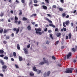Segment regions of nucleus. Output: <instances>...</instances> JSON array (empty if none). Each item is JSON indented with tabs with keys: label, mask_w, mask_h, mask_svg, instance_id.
<instances>
[{
	"label": "nucleus",
	"mask_w": 77,
	"mask_h": 77,
	"mask_svg": "<svg viewBox=\"0 0 77 77\" xmlns=\"http://www.w3.org/2000/svg\"><path fill=\"white\" fill-rule=\"evenodd\" d=\"M64 47H65V46H62L61 47V49H63V48H64Z\"/></svg>",
	"instance_id": "338daca9"
},
{
	"label": "nucleus",
	"mask_w": 77,
	"mask_h": 77,
	"mask_svg": "<svg viewBox=\"0 0 77 77\" xmlns=\"http://www.w3.org/2000/svg\"><path fill=\"white\" fill-rule=\"evenodd\" d=\"M62 15L63 17H65V16H66V14L65 13H63V14H62Z\"/></svg>",
	"instance_id": "a19ab883"
},
{
	"label": "nucleus",
	"mask_w": 77,
	"mask_h": 77,
	"mask_svg": "<svg viewBox=\"0 0 77 77\" xmlns=\"http://www.w3.org/2000/svg\"><path fill=\"white\" fill-rule=\"evenodd\" d=\"M34 3H38V1L34 0Z\"/></svg>",
	"instance_id": "a18cd8bd"
},
{
	"label": "nucleus",
	"mask_w": 77,
	"mask_h": 77,
	"mask_svg": "<svg viewBox=\"0 0 77 77\" xmlns=\"http://www.w3.org/2000/svg\"><path fill=\"white\" fill-rule=\"evenodd\" d=\"M47 28H45V29L44 30V31H45V32H47Z\"/></svg>",
	"instance_id": "13d9d810"
},
{
	"label": "nucleus",
	"mask_w": 77,
	"mask_h": 77,
	"mask_svg": "<svg viewBox=\"0 0 77 77\" xmlns=\"http://www.w3.org/2000/svg\"><path fill=\"white\" fill-rule=\"evenodd\" d=\"M4 56V55L3 54H1L0 55V57H3Z\"/></svg>",
	"instance_id": "864d4df0"
},
{
	"label": "nucleus",
	"mask_w": 77,
	"mask_h": 77,
	"mask_svg": "<svg viewBox=\"0 0 77 77\" xmlns=\"http://www.w3.org/2000/svg\"><path fill=\"white\" fill-rule=\"evenodd\" d=\"M53 8H56L57 7L56 5H53Z\"/></svg>",
	"instance_id": "bf43d9fd"
},
{
	"label": "nucleus",
	"mask_w": 77,
	"mask_h": 77,
	"mask_svg": "<svg viewBox=\"0 0 77 77\" xmlns=\"http://www.w3.org/2000/svg\"><path fill=\"white\" fill-rule=\"evenodd\" d=\"M45 2H46V3H49L50 2V0H45Z\"/></svg>",
	"instance_id": "473e14b6"
},
{
	"label": "nucleus",
	"mask_w": 77,
	"mask_h": 77,
	"mask_svg": "<svg viewBox=\"0 0 77 77\" xmlns=\"http://www.w3.org/2000/svg\"><path fill=\"white\" fill-rule=\"evenodd\" d=\"M72 54H71V52H69L68 53V54L67 56V59H68L70 57H71V56Z\"/></svg>",
	"instance_id": "39448f33"
},
{
	"label": "nucleus",
	"mask_w": 77,
	"mask_h": 77,
	"mask_svg": "<svg viewBox=\"0 0 77 77\" xmlns=\"http://www.w3.org/2000/svg\"><path fill=\"white\" fill-rule=\"evenodd\" d=\"M44 19L45 20H46V21H48V22H49V23H52L51 21L49 19H48V18L47 17H45Z\"/></svg>",
	"instance_id": "20e7f679"
},
{
	"label": "nucleus",
	"mask_w": 77,
	"mask_h": 77,
	"mask_svg": "<svg viewBox=\"0 0 77 77\" xmlns=\"http://www.w3.org/2000/svg\"><path fill=\"white\" fill-rule=\"evenodd\" d=\"M63 29L64 31H66V28H65L63 27Z\"/></svg>",
	"instance_id": "09e8293b"
},
{
	"label": "nucleus",
	"mask_w": 77,
	"mask_h": 77,
	"mask_svg": "<svg viewBox=\"0 0 77 77\" xmlns=\"http://www.w3.org/2000/svg\"><path fill=\"white\" fill-rule=\"evenodd\" d=\"M71 24L72 27L73 26H74V23H71Z\"/></svg>",
	"instance_id": "0e129e2a"
},
{
	"label": "nucleus",
	"mask_w": 77,
	"mask_h": 77,
	"mask_svg": "<svg viewBox=\"0 0 77 77\" xmlns=\"http://www.w3.org/2000/svg\"><path fill=\"white\" fill-rule=\"evenodd\" d=\"M4 59L5 60H8V57L6 56L5 57Z\"/></svg>",
	"instance_id": "e433bc0d"
},
{
	"label": "nucleus",
	"mask_w": 77,
	"mask_h": 77,
	"mask_svg": "<svg viewBox=\"0 0 77 77\" xmlns=\"http://www.w3.org/2000/svg\"><path fill=\"white\" fill-rule=\"evenodd\" d=\"M23 21H27L26 23H29V20H27V19L25 17H23V18L22 19Z\"/></svg>",
	"instance_id": "7ed1b4c3"
},
{
	"label": "nucleus",
	"mask_w": 77,
	"mask_h": 77,
	"mask_svg": "<svg viewBox=\"0 0 77 77\" xmlns=\"http://www.w3.org/2000/svg\"><path fill=\"white\" fill-rule=\"evenodd\" d=\"M49 26H52V27H53V28H55V27H56V26L53 25V24L51 23L49 24Z\"/></svg>",
	"instance_id": "dca6fc26"
},
{
	"label": "nucleus",
	"mask_w": 77,
	"mask_h": 77,
	"mask_svg": "<svg viewBox=\"0 0 77 77\" xmlns=\"http://www.w3.org/2000/svg\"><path fill=\"white\" fill-rule=\"evenodd\" d=\"M30 2L29 3V5L30 6V5H31V4H32V0H30Z\"/></svg>",
	"instance_id": "58836bf2"
},
{
	"label": "nucleus",
	"mask_w": 77,
	"mask_h": 77,
	"mask_svg": "<svg viewBox=\"0 0 77 77\" xmlns=\"http://www.w3.org/2000/svg\"><path fill=\"white\" fill-rule=\"evenodd\" d=\"M23 50L25 51V54H28V51H27V49L26 48H23Z\"/></svg>",
	"instance_id": "423d86ee"
},
{
	"label": "nucleus",
	"mask_w": 77,
	"mask_h": 77,
	"mask_svg": "<svg viewBox=\"0 0 77 77\" xmlns=\"http://www.w3.org/2000/svg\"><path fill=\"white\" fill-rule=\"evenodd\" d=\"M63 27H66V26L65 24V22H63Z\"/></svg>",
	"instance_id": "4c0bfd02"
},
{
	"label": "nucleus",
	"mask_w": 77,
	"mask_h": 77,
	"mask_svg": "<svg viewBox=\"0 0 77 77\" xmlns=\"http://www.w3.org/2000/svg\"><path fill=\"white\" fill-rule=\"evenodd\" d=\"M66 71L64 73H71L72 72V71L74 70V68H68L66 69Z\"/></svg>",
	"instance_id": "f257e3e1"
},
{
	"label": "nucleus",
	"mask_w": 77,
	"mask_h": 77,
	"mask_svg": "<svg viewBox=\"0 0 77 77\" xmlns=\"http://www.w3.org/2000/svg\"><path fill=\"white\" fill-rule=\"evenodd\" d=\"M4 53V51L3 50H0V54H2Z\"/></svg>",
	"instance_id": "ddd939ff"
},
{
	"label": "nucleus",
	"mask_w": 77,
	"mask_h": 77,
	"mask_svg": "<svg viewBox=\"0 0 77 77\" xmlns=\"http://www.w3.org/2000/svg\"><path fill=\"white\" fill-rule=\"evenodd\" d=\"M2 68L3 69H6L7 68V66L6 65H4L2 66Z\"/></svg>",
	"instance_id": "393cba45"
},
{
	"label": "nucleus",
	"mask_w": 77,
	"mask_h": 77,
	"mask_svg": "<svg viewBox=\"0 0 77 77\" xmlns=\"http://www.w3.org/2000/svg\"><path fill=\"white\" fill-rule=\"evenodd\" d=\"M19 61L21 62V61H22V60H23V58L20 57V56H19Z\"/></svg>",
	"instance_id": "1a4fd4ad"
},
{
	"label": "nucleus",
	"mask_w": 77,
	"mask_h": 77,
	"mask_svg": "<svg viewBox=\"0 0 77 77\" xmlns=\"http://www.w3.org/2000/svg\"><path fill=\"white\" fill-rule=\"evenodd\" d=\"M42 8L44 9L45 10H46V9H47V7L45 5H42Z\"/></svg>",
	"instance_id": "f8f14e48"
},
{
	"label": "nucleus",
	"mask_w": 77,
	"mask_h": 77,
	"mask_svg": "<svg viewBox=\"0 0 77 77\" xmlns=\"http://www.w3.org/2000/svg\"><path fill=\"white\" fill-rule=\"evenodd\" d=\"M4 15V13H1V14L0 15V16H1V17H3V16Z\"/></svg>",
	"instance_id": "72a5a7b5"
},
{
	"label": "nucleus",
	"mask_w": 77,
	"mask_h": 77,
	"mask_svg": "<svg viewBox=\"0 0 77 77\" xmlns=\"http://www.w3.org/2000/svg\"><path fill=\"white\" fill-rule=\"evenodd\" d=\"M17 48L18 50H20V45L19 44H17Z\"/></svg>",
	"instance_id": "412c9836"
},
{
	"label": "nucleus",
	"mask_w": 77,
	"mask_h": 77,
	"mask_svg": "<svg viewBox=\"0 0 77 77\" xmlns=\"http://www.w3.org/2000/svg\"><path fill=\"white\" fill-rule=\"evenodd\" d=\"M3 42L4 44H6L7 43V42L6 41H4Z\"/></svg>",
	"instance_id": "49530a36"
},
{
	"label": "nucleus",
	"mask_w": 77,
	"mask_h": 77,
	"mask_svg": "<svg viewBox=\"0 0 77 77\" xmlns=\"http://www.w3.org/2000/svg\"><path fill=\"white\" fill-rule=\"evenodd\" d=\"M33 70L34 71H35V72H37V71H38V69H36V67L35 66H34L33 67Z\"/></svg>",
	"instance_id": "9b49d317"
},
{
	"label": "nucleus",
	"mask_w": 77,
	"mask_h": 77,
	"mask_svg": "<svg viewBox=\"0 0 77 77\" xmlns=\"http://www.w3.org/2000/svg\"><path fill=\"white\" fill-rule=\"evenodd\" d=\"M59 41H57L55 43V45H57L58 44H59Z\"/></svg>",
	"instance_id": "c85d7f7f"
},
{
	"label": "nucleus",
	"mask_w": 77,
	"mask_h": 77,
	"mask_svg": "<svg viewBox=\"0 0 77 77\" xmlns=\"http://www.w3.org/2000/svg\"><path fill=\"white\" fill-rule=\"evenodd\" d=\"M0 62L2 63V65H5V63L3 62V61L2 60H0Z\"/></svg>",
	"instance_id": "a211bd4d"
},
{
	"label": "nucleus",
	"mask_w": 77,
	"mask_h": 77,
	"mask_svg": "<svg viewBox=\"0 0 77 77\" xmlns=\"http://www.w3.org/2000/svg\"><path fill=\"white\" fill-rule=\"evenodd\" d=\"M61 35V33H59V32H58L56 34V35L57 37H59Z\"/></svg>",
	"instance_id": "4468645a"
},
{
	"label": "nucleus",
	"mask_w": 77,
	"mask_h": 77,
	"mask_svg": "<svg viewBox=\"0 0 77 77\" xmlns=\"http://www.w3.org/2000/svg\"><path fill=\"white\" fill-rule=\"evenodd\" d=\"M13 54L14 57H16V56H17V54H16V53H15V52H14Z\"/></svg>",
	"instance_id": "f704fd0d"
},
{
	"label": "nucleus",
	"mask_w": 77,
	"mask_h": 77,
	"mask_svg": "<svg viewBox=\"0 0 77 77\" xmlns=\"http://www.w3.org/2000/svg\"><path fill=\"white\" fill-rule=\"evenodd\" d=\"M50 71H48V72H47V76H48L50 75Z\"/></svg>",
	"instance_id": "bb28decb"
},
{
	"label": "nucleus",
	"mask_w": 77,
	"mask_h": 77,
	"mask_svg": "<svg viewBox=\"0 0 77 77\" xmlns=\"http://www.w3.org/2000/svg\"><path fill=\"white\" fill-rule=\"evenodd\" d=\"M44 63H45V62H44V61H42L39 63V65H44Z\"/></svg>",
	"instance_id": "4be33fe9"
},
{
	"label": "nucleus",
	"mask_w": 77,
	"mask_h": 77,
	"mask_svg": "<svg viewBox=\"0 0 77 77\" xmlns=\"http://www.w3.org/2000/svg\"><path fill=\"white\" fill-rule=\"evenodd\" d=\"M77 50V46H75V48H72V50L73 51H75Z\"/></svg>",
	"instance_id": "0eeeda50"
},
{
	"label": "nucleus",
	"mask_w": 77,
	"mask_h": 77,
	"mask_svg": "<svg viewBox=\"0 0 77 77\" xmlns=\"http://www.w3.org/2000/svg\"><path fill=\"white\" fill-rule=\"evenodd\" d=\"M11 36L12 37H14V33L11 34Z\"/></svg>",
	"instance_id": "69168bd1"
},
{
	"label": "nucleus",
	"mask_w": 77,
	"mask_h": 77,
	"mask_svg": "<svg viewBox=\"0 0 77 77\" xmlns=\"http://www.w3.org/2000/svg\"><path fill=\"white\" fill-rule=\"evenodd\" d=\"M29 75L30 76H33L34 75V73L32 72H30L29 73Z\"/></svg>",
	"instance_id": "f3484780"
},
{
	"label": "nucleus",
	"mask_w": 77,
	"mask_h": 77,
	"mask_svg": "<svg viewBox=\"0 0 77 77\" xmlns=\"http://www.w3.org/2000/svg\"><path fill=\"white\" fill-rule=\"evenodd\" d=\"M10 38V37H9V36H6V39H9Z\"/></svg>",
	"instance_id": "ea45409f"
},
{
	"label": "nucleus",
	"mask_w": 77,
	"mask_h": 77,
	"mask_svg": "<svg viewBox=\"0 0 77 77\" xmlns=\"http://www.w3.org/2000/svg\"><path fill=\"white\" fill-rule=\"evenodd\" d=\"M33 5L34 6L36 7V6H39V5H37V4H34Z\"/></svg>",
	"instance_id": "de8ad7c7"
},
{
	"label": "nucleus",
	"mask_w": 77,
	"mask_h": 77,
	"mask_svg": "<svg viewBox=\"0 0 77 77\" xmlns=\"http://www.w3.org/2000/svg\"><path fill=\"white\" fill-rule=\"evenodd\" d=\"M30 47V44H29L27 46V48H29Z\"/></svg>",
	"instance_id": "c03bdc74"
},
{
	"label": "nucleus",
	"mask_w": 77,
	"mask_h": 77,
	"mask_svg": "<svg viewBox=\"0 0 77 77\" xmlns=\"http://www.w3.org/2000/svg\"><path fill=\"white\" fill-rule=\"evenodd\" d=\"M8 29H5L4 30V33H7V32H8Z\"/></svg>",
	"instance_id": "b1692460"
},
{
	"label": "nucleus",
	"mask_w": 77,
	"mask_h": 77,
	"mask_svg": "<svg viewBox=\"0 0 77 77\" xmlns=\"http://www.w3.org/2000/svg\"><path fill=\"white\" fill-rule=\"evenodd\" d=\"M50 43V41H48L46 42V43L47 44H49V43Z\"/></svg>",
	"instance_id": "3c124183"
},
{
	"label": "nucleus",
	"mask_w": 77,
	"mask_h": 77,
	"mask_svg": "<svg viewBox=\"0 0 77 77\" xmlns=\"http://www.w3.org/2000/svg\"><path fill=\"white\" fill-rule=\"evenodd\" d=\"M19 11H20L19 14V15H22V11L19 10Z\"/></svg>",
	"instance_id": "c756f323"
},
{
	"label": "nucleus",
	"mask_w": 77,
	"mask_h": 77,
	"mask_svg": "<svg viewBox=\"0 0 77 77\" xmlns=\"http://www.w3.org/2000/svg\"><path fill=\"white\" fill-rule=\"evenodd\" d=\"M50 36L51 39H53V35H52V34H51L50 35Z\"/></svg>",
	"instance_id": "79ce46f5"
},
{
	"label": "nucleus",
	"mask_w": 77,
	"mask_h": 77,
	"mask_svg": "<svg viewBox=\"0 0 77 77\" xmlns=\"http://www.w3.org/2000/svg\"><path fill=\"white\" fill-rule=\"evenodd\" d=\"M37 14H34L31 16V17H36Z\"/></svg>",
	"instance_id": "aec40b11"
},
{
	"label": "nucleus",
	"mask_w": 77,
	"mask_h": 77,
	"mask_svg": "<svg viewBox=\"0 0 77 77\" xmlns=\"http://www.w3.org/2000/svg\"><path fill=\"white\" fill-rule=\"evenodd\" d=\"M65 24L66 25H68V24H69V21L67 20L66 21Z\"/></svg>",
	"instance_id": "2eb2a0df"
},
{
	"label": "nucleus",
	"mask_w": 77,
	"mask_h": 77,
	"mask_svg": "<svg viewBox=\"0 0 77 77\" xmlns=\"http://www.w3.org/2000/svg\"><path fill=\"white\" fill-rule=\"evenodd\" d=\"M52 58L53 59H54V60H55V59H56V58L54 57V56H53L52 57Z\"/></svg>",
	"instance_id": "6e6d98bb"
},
{
	"label": "nucleus",
	"mask_w": 77,
	"mask_h": 77,
	"mask_svg": "<svg viewBox=\"0 0 77 77\" xmlns=\"http://www.w3.org/2000/svg\"><path fill=\"white\" fill-rule=\"evenodd\" d=\"M0 76H1V77H3V74L2 73H0Z\"/></svg>",
	"instance_id": "680f3d73"
},
{
	"label": "nucleus",
	"mask_w": 77,
	"mask_h": 77,
	"mask_svg": "<svg viewBox=\"0 0 77 77\" xmlns=\"http://www.w3.org/2000/svg\"><path fill=\"white\" fill-rule=\"evenodd\" d=\"M59 11H61V12L63 11V8H59Z\"/></svg>",
	"instance_id": "cd10ccee"
},
{
	"label": "nucleus",
	"mask_w": 77,
	"mask_h": 77,
	"mask_svg": "<svg viewBox=\"0 0 77 77\" xmlns=\"http://www.w3.org/2000/svg\"><path fill=\"white\" fill-rule=\"evenodd\" d=\"M15 66L17 68H19V67L18 66V65L16 64L15 65Z\"/></svg>",
	"instance_id": "8fccbe9b"
},
{
	"label": "nucleus",
	"mask_w": 77,
	"mask_h": 77,
	"mask_svg": "<svg viewBox=\"0 0 77 77\" xmlns=\"http://www.w3.org/2000/svg\"><path fill=\"white\" fill-rule=\"evenodd\" d=\"M21 2L22 3H25V0H21Z\"/></svg>",
	"instance_id": "37998d69"
},
{
	"label": "nucleus",
	"mask_w": 77,
	"mask_h": 77,
	"mask_svg": "<svg viewBox=\"0 0 77 77\" xmlns=\"http://www.w3.org/2000/svg\"><path fill=\"white\" fill-rule=\"evenodd\" d=\"M21 23V21L19 20L18 22V24H20Z\"/></svg>",
	"instance_id": "052dcab7"
},
{
	"label": "nucleus",
	"mask_w": 77,
	"mask_h": 77,
	"mask_svg": "<svg viewBox=\"0 0 77 77\" xmlns=\"http://www.w3.org/2000/svg\"><path fill=\"white\" fill-rule=\"evenodd\" d=\"M69 36V39L71 38V36L72 35H71V33H69L68 34Z\"/></svg>",
	"instance_id": "9d476101"
},
{
	"label": "nucleus",
	"mask_w": 77,
	"mask_h": 77,
	"mask_svg": "<svg viewBox=\"0 0 77 77\" xmlns=\"http://www.w3.org/2000/svg\"><path fill=\"white\" fill-rule=\"evenodd\" d=\"M28 30H31V27L30 26V25H29L27 27Z\"/></svg>",
	"instance_id": "5701e85b"
},
{
	"label": "nucleus",
	"mask_w": 77,
	"mask_h": 77,
	"mask_svg": "<svg viewBox=\"0 0 77 77\" xmlns=\"http://www.w3.org/2000/svg\"><path fill=\"white\" fill-rule=\"evenodd\" d=\"M41 72V70H38V71L37 72V74H40Z\"/></svg>",
	"instance_id": "7c9ffc66"
},
{
	"label": "nucleus",
	"mask_w": 77,
	"mask_h": 77,
	"mask_svg": "<svg viewBox=\"0 0 77 77\" xmlns=\"http://www.w3.org/2000/svg\"><path fill=\"white\" fill-rule=\"evenodd\" d=\"M48 33H51V32H52V31L51 30H49L48 31Z\"/></svg>",
	"instance_id": "603ef678"
},
{
	"label": "nucleus",
	"mask_w": 77,
	"mask_h": 77,
	"mask_svg": "<svg viewBox=\"0 0 77 77\" xmlns=\"http://www.w3.org/2000/svg\"><path fill=\"white\" fill-rule=\"evenodd\" d=\"M13 30L14 31H16V34H18V32H19V31H20V29L18 28L17 29V28H14L13 29Z\"/></svg>",
	"instance_id": "f03ea898"
},
{
	"label": "nucleus",
	"mask_w": 77,
	"mask_h": 77,
	"mask_svg": "<svg viewBox=\"0 0 77 77\" xmlns=\"http://www.w3.org/2000/svg\"><path fill=\"white\" fill-rule=\"evenodd\" d=\"M44 62H45V63H48V61L46 60Z\"/></svg>",
	"instance_id": "5fc2aeb1"
},
{
	"label": "nucleus",
	"mask_w": 77,
	"mask_h": 77,
	"mask_svg": "<svg viewBox=\"0 0 77 77\" xmlns=\"http://www.w3.org/2000/svg\"><path fill=\"white\" fill-rule=\"evenodd\" d=\"M36 33L37 34H38L40 35H42V33L41 32H38V31H36Z\"/></svg>",
	"instance_id": "6ab92c4d"
},
{
	"label": "nucleus",
	"mask_w": 77,
	"mask_h": 77,
	"mask_svg": "<svg viewBox=\"0 0 77 77\" xmlns=\"http://www.w3.org/2000/svg\"><path fill=\"white\" fill-rule=\"evenodd\" d=\"M60 2L61 3H63L64 2V0H60Z\"/></svg>",
	"instance_id": "4d7b16f0"
},
{
	"label": "nucleus",
	"mask_w": 77,
	"mask_h": 77,
	"mask_svg": "<svg viewBox=\"0 0 77 77\" xmlns=\"http://www.w3.org/2000/svg\"><path fill=\"white\" fill-rule=\"evenodd\" d=\"M18 17L16 16L15 17V23H18V21H17V20H18Z\"/></svg>",
	"instance_id": "6e6552de"
},
{
	"label": "nucleus",
	"mask_w": 77,
	"mask_h": 77,
	"mask_svg": "<svg viewBox=\"0 0 77 77\" xmlns=\"http://www.w3.org/2000/svg\"><path fill=\"white\" fill-rule=\"evenodd\" d=\"M37 32H41V28H39L37 29Z\"/></svg>",
	"instance_id": "a878e982"
},
{
	"label": "nucleus",
	"mask_w": 77,
	"mask_h": 77,
	"mask_svg": "<svg viewBox=\"0 0 77 77\" xmlns=\"http://www.w3.org/2000/svg\"><path fill=\"white\" fill-rule=\"evenodd\" d=\"M3 29L0 30V33H3Z\"/></svg>",
	"instance_id": "c9c22d12"
},
{
	"label": "nucleus",
	"mask_w": 77,
	"mask_h": 77,
	"mask_svg": "<svg viewBox=\"0 0 77 77\" xmlns=\"http://www.w3.org/2000/svg\"><path fill=\"white\" fill-rule=\"evenodd\" d=\"M43 76L47 77V72H46L44 73Z\"/></svg>",
	"instance_id": "2f4dec72"
},
{
	"label": "nucleus",
	"mask_w": 77,
	"mask_h": 77,
	"mask_svg": "<svg viewBox=\"0 0 77 77\" xmlns=\"http://www.w3.org/2000/svg\"><path fill=\"white\" fill-rule=\"evenodd\" d=\"M55 32H57L58 31V28H56L55 29Z\"/></svg>",
	"instance_id": "e2e57ef3"
},
{
	"label": "nucleus",
	"mask_w": 77,
	"mask_h": 77,
	"mask_svg": "<svg viewBox=\"0 0 77 77\" xmlns=\"http://www.w3.org/2000/svg\"><path fill=\"white\" fill-rule=\"evenodd\" d=\"M16 3H19V1H18V0H16Z\"/></svg>",
	"instance_id": "774afa93"
}]
</instances>
